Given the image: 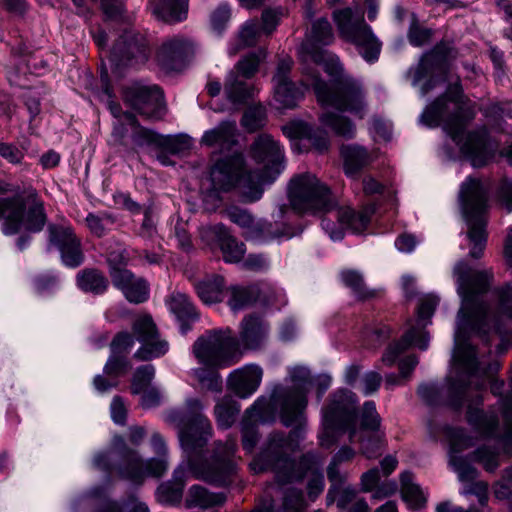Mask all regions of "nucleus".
Segmentation results:
<instances>
[{"mask_svg": "<svg viewBox=\"0 0 512 512\" xmlns=\"http://www.w3.org/2000/svg\"><path fill=\"white\" fill-rule=\"evenodd\" d=\"M457 292L462 298V306L458 312V325L455 334V359L467 373L468 382L455 381L450 385L453 405L456 408L467 401L466 418L468 423L482 437H496L498 418L494 413H485L478 408L483 402L478 393L484 389L486 382L491 384V392L498 395L504 386L503 381L494 379L493 373L498 364H490L487 371L480 373L475 348L462 341L466 328L480 332L485 330L490 317V307L483 300L493 279L490 270H473L465 261H459L454 267Z\"/></svg>", "mask_w": 512, "mask_h": 512, "instance_id": "nucleus-1", "label": "nucleus"}, {"mask_svg": "<svg viewBox=\"0 0 512 512\" xmlns=\"http://www.w3.org/2000/svg\"><path fill=\"white\" fill-rule=\"evenodd\" d=\"M475 114L474 106L465 98L460 80L457 79L448 86L444 95L425 108L421 121L429 127L442 125L459 146L461 154L473 167L479 168L494 158L499 143L491 138L485 126L464 134L465 127Z\"/></svg>", "mask_w": 512, "mask_h": 512, "instance_id": "nucleus-2", "label": "nucleus"}, {"mask_svg": "<svg viewBox=\"0 0 512 512\" xmlns=\"http://www.w3.org/2000/svg\"><path fill=\"white\" fill-rule=\"evenodd\" d=\"M186 408V414L172 413L170 417L178 422L179 441L187 454L188 466L194 478L219 487L228 486L235 473L233 457L237 450L236 439L228 438L225 443L216 442L212 460L195 464L192 458L202 453L213 430L209 419L201 413L203 406L199 399H187Z\"/></svg>", "mask_w": 512, "mask_h": 512, "instance_id": "nucleus-3", "label": "nucleus"}, {"mask_svg": "<svg viewBox=\"0 0 512 512\" xmlns=\"http://www.w3.org/2000/svg\"><path fill=\"white\" fill-rule=\"evenodd\" d=\"M293 433H271L263 444L260 453L250 463L254 473L271 470L275 473L279 484L301 481L309 477L307 490L311 501H314L324 489V476L321 471L322 460L315 453L304 454L296 467L289 454L293 450Z\"/></svg>", "mask_w": 512, "mask_h": 512, "instance_id": "nucleus-4", "label": "nucleus"}, {"mask_svg": "<svg viewBox=\"0 0 512 512\" xmlns=\"http://www.w3.org/2000/svg\"><path fill=\"white\" fill-rule=\"evenodd\" d=\"M290 377L292 386L276 385L269 397L262 395L247 408L248 414L257 415L264 421H275L278 414L286 427L301 425L308 403L311 374L305 367H295L290 371Z\"/></svg>", "mask_w": 512, "mask_h": 512, "instance_id": "nucleus-5", "label": "nucleus"}, {"mask_svg": "<svg viewBox=\"0 0 512 512\" xmlns=\"http://www.w3.org/2000/svg\"><path fill=\"white\" fill-rule=\"evenodd\" d=\"M301 84L305 88H313L317 101L323 107L348 112L358 119H363L367 114L366 90L359 80L351 76H342L331 88L320 78L318 71L306 66Z\"/></svg>", "mask_w": 512, "mask_h": 512, "instance_id": "nucleus-6", "label": "nucleus"}, {"mask_svg": "<svg viewBox=\"0 0 512 512\" xmlns=\"http://www.w3.org/2000/svg\"><path fill=\"white\" fill-rule=\"evenodd\" d=\"M19 187L0 180V194L15 193L13 197L0 198V219L5 235H15L24 227L29 232H39L46 223L43 203L37 195L20 194Z\"/></svg>", "mask_w": 512, "mask_h": 512, "instance_id": "nucleus-7", "label": "nucleus"}, {"mask_svg": "<svg viewBox=\"0 0 512 512\" xmlns=\"http://www.w3.org/2000/svg\"><path fill=\"white\" fill-rule=\"evenodd\" d=\"M459 203L467 224L469 256L479 259L487 243V188L476 178L468 177L460 186Z\"/></svg>", "mask_w": 512, "mask_h": 512, "instance_id": "nucleus-8", "label": "nucleus"}, {"mask_svg": "<svg viewBox=\"0 0 512 512\" xmlns=\"http://www.w3.org/2000/svg\"><path fill=\"white\" fill-rule=\"evenodd\" d=\"M250 156L263 168L260 172H250L245 182H251L254 179L257 185L248 186L244 195L249 202L258 201L263 194L261 185L273 182L284 168V151L280 144L274 140L271 135L260 134L250 146Z\"/></svg>", "mask_w": 512, "mask_h": 512, "instance_id": "nucleus-9", "label": "nucleus"}, {"mask_svg": "<svg viewBox=\"0 0 512 512\" xmlns=\"http://www.w3.org/2000/svg\"><path fill=\"white\" fill-rule=\"evenodd\" d=\"M192 353L200 364L212 368L230 367L241 358L239 340L229 328L206 331L194 342Z\"/></svg>", "mask_w": 512, "mask_h": 512, "instance_id": "nucleus-10", "label": "nucleus"}, {"mask_svg": "<svg viewBox=\"0 0 512 512\" xmlns=\"http://www.w3.org/2000/svg\"><path fill=\"white\" fill-rule=\"evenodd\" d=\"M289 200L292 208L300 214L328 213L337 207L330 188L311 173L291 179Z\"/></svg>", "mask_w": 512, "mask_h": 512, "instance_id": "nucleus-11", "label": "nucleus"}, {"mask_svg": "<svg viewBox=\"0 0 512 512\" xmlns=\"http://www.w3.org/2000/svg\"><path fill=\"white\" fill-rule=\"evenodd\" d=\"M357 397L348 390H338L331 395L328 404L323 408L324 431L320 436L322 446L329 447L333 442L334 433L338 430L349 432V441L355 442L358 435L357 418Z\"/></svg>", "mask_w": 512, "mask_h": 512, "instance_id": "nucleus-12", "label": "nucleus"}, {"mask_svg": "<svg viewBox=\"0 0 512 512\" xmlns=\"http://www.w3.org/2000/svg\"><path fill=\"white\" fill-rule=\"evenodd\" d=\"M333 18L341 38L353 44L366 62L374 63L379 59L382 43L361 13L344 8L334 11Z\"/></svg>", "mask_w": 512, "mask_h": 512, "instance_id": "nucleus-13", "label": "nucleus"}, {"mask_svg": "<svg viewBox=\"0 0 512 512\" xmlns=\"http://www.w3.org/2000/svg\"><path fill=\"white\" fill-rule=\"evenodd\" d=\"M112 447L121 458L118 468L122 478L141 484L145 477L159 478L168 469L165 456L143 460L136 450L129 448L122 436L116 435L112 440Z\"/></svg>", "mask_w": 512, "mask_h": 512, "instance_id": "nucleus-14", "label": "nucleus"}, {"mask_svg": "<svg viewBox=\"0 0 512 512\" xmlns=\"http://www.w3.org/2000/svg\"><path fill=\"white\" fill-rule=\"evenodd\" d=\"M334 33L330 22L325 18L316 20L311 27L306 41L302 44V59L315 64H324L325 71L331 76H342L343 65L339 58L323 50L321 46L330 45Z\"/></svg>", "mask_w": 512, "mask_h": 512, "instance_id": "nucleus-15", "label": "nucleus"}, {"mask_svg": "<svg viewBox=\"0 0 512 512\" xmlns=\"http://www.w3.org/2000/svg\"><path fill=\"white\" fill-rule=\"evenodd\" d=\"M151 48L145 35L127 31L116 41L110 53V61L116 67H138L145 64Z\"/></svg>", "mask_w": 512, "mask_h": 512, "instance_id": "nucleus-16", "label": "nucleus"}, {"mask_svg": "<svg viewBox=\"0 0 512 512\" xmlns=\"http://www.w3.org/2000/svg\"><path fill=\"white\" fill-rule=\"evenodd\" d=\"M48 244L55 247L65 266L76 268L84 262L81 239L69 223L49 224Z\"/></svg>", "mask_w": 512, "mask_h": 512, "instance_id": "nucleus-17", "label": "nucleus"}, {"mask_svg": "<svg viewBox=\"0 0 512 512\" xmlns=\"http://www.w3.org/2000/svg\"><path fill=\"white\" fill-rule=\"evenodd\" d=\"M133 335L142 344L134 358L148 361L165 355L169 349L167 341L159 338L157 327L148 314L138 315L132 324Z\"/></svg>", "mask_w": 512, "mask_h": 512, "instance_id": "nucleus-18", "label": "nucleus"}, {"mask_svg": "<svg viewBox=\"0 0 512 512\" xmlns=\"http://www.w3.org/2000/svg\"><path fill=\"white\" fill-rule=\"evenodd\" d=\"M293 60L290 57L278 61L273 82V98L279 109H292L304 96V90L297 87L290 78Z\"/></svg>", "mask_w": 512, "mask_h": 512, "instance_id": "nucleus-19", "label": "nucleus"}, {"mask_svg": "<svg viewBox=\"0 0 512 512\" xmlns=\"http://www.w3.org/2000/svg\"><path fill=\"white\" fill-rule=\"evenodd\" d=\"M374 211L375 207L373 205H367L358 212L350 207H340L336 211L338 225L326 217L321 220V225L332 240H340L344 236V229L351 230L354 233L364 231L370 223Z\"/></svg>", "mask_w": 512, "mask_h": 512, "instance_id": "nucleus-20", "label": "nucleus"}, {"mask_svg": "<svg viewBox=\"0 0 512 512\" xmlns=\"http://www.w3.org/2000/svg\"><path fill=\"white\" fill-rule=\"evenodd\" d=\"M125 101L139 114L150 119H161L165 114L164 95L156 85H133L127 88Z\"/></svg>", "mask_w": 512, "mask_h": 512, "instance_id": "nucleus-21", "label": "nucleus"}, {"mask_svg": "<svg viewBox=\"0 0 512 512\" xmlns=\"http://www.w3.org/2000/svg\"><path fill=\"white\" fill-rule=\"evenodd\" d=\"M193 53L192 42L182 36H173L161 44L157 53L158 66L165 72H178L185 67L187 58Z\"/></svg>", "mask_w": 512, "mask_h": 512, "instance_id": "nucleus-22", "label": "nucleus"}, {"mask_svg": "<svg viewBox=\"0 0 512 512\" xmlns=\"http://www.w3.org/2000/svg\"><path fill=\"white\" fill-rule=\"evenodd\" d=\"M446 435L450 443L449 463L458 474L461 482H472L477 478L478 471L463 457L460 452L474 445L473 438L468 436L461 428H448Z\"/></svg>", "mask_w": 512, "mask_h": 512, "instance_id": "nucleus-23", "label": "nucleus"}, {"mask_svg": "<svg viewBox=\"0 0 512 512\" xmlns=\"http://www.w3.org/2000/svg\"><path fill=\"white\" fill-rule=\"evenodd\" d=\"M245 159L241 153L218 160L210 170L213 189L220 192L232 190L241 180Z\"/></svg>", "mask_w": 512, "mask_h": 512, "instance_id": "nucleus-24", "label": "nucleus"}, {"mask_svg": "<svg viewBox=\"0 0 512 512\" xmlns=\"http://www.w3.org/2000/svg\"><path fill=\"white\" fill-rule=\"evenodd\" d=\"M200 236L209 245H219L227 263H237L243 259L246 252L245 244L231 236L223 224L202 227Z\"/></svg>", "mask_w": 512, "mask_h": 512, "instance_id": "nucleus-25", "label": "nucleus"}, {"mask_svg": "<svg viewBox=\"0 0 512 512\" xmlns=\"http://www.w3.org/2000/svg\"><path fill=\"white\" fill-rule=\"evenodd\" d=\"M263 369L257 364H247L233 370L227 378L228 388L239 398L247 399L260 387Z\"/></svg>", "mask_w": 512, "mask_h": 512, "instance_id": "nucleus-26", "label": "nucleus"}, {"mask_svg": "<svg viewBox=\"0 0 512 512\" xmlns=\"http://www.w3.org/2000/svg\"><path fill=\"white\" fill-rule=\"evenodd\" d=\"M111 280L113 286L120 290L130 303L140 304L149 297V284L147 281L135 276L130 270L113 268Z\"/></svg>", "mask_w": 512, "mask_h": 512, "instance_id": "nucleus-27", "label": "nucleus"}, {"mask_svg": "<svg viewBox=\"0 0 512 512\" xmlns=\"http://www.w3.org/2000/svg\"><path fill=\"white\" fill-rule=\"evenodd\" d=\"M165 304L179 324L180 332L186 335L192 325L200 319V313L191 297L182 292H173L165 300Z\"/></svg>", "mask_w": 512, "mask_h": 512, "instance_id": "nucleus-28", "label": "nucleus"}, {"mask_svg": "<svg viewBox=\"0 0 512 512\" xmlns=\"http://www.w3.org/2000/svg\"><path fill=\"white\" fill-rule=\"evenodd\" d=\"M412 345H416L421 350H426L429 346L428 334L415 327L410 328L399 341L391 344L386 349L382 356V362L387 366H392L399 355Z\"/></svg>", "mask_w": 512, "mask_h": 512, "instance_id": "nucleus-29", "label": "nucleus"}, {"mask_svg": "<svg viewBox=\"0 0 512 512\" xmlns=\"http://www.w3.org/2000/svg\"><path fill=\"white\" fill-rule=\"evenodd\" d=\"M198 298L206 305L220 303L224 299L226 282L219 274H207L192 283Z\"/></svg>", "mask_w": 512, "mask_h": 512, "instance_id": "nucleus-30", "label": "nucleus"}, {"mask_svg": "<svg viewBox=\"0 0 512 512\" xmlns=\"http://www.w3.org/2000/svg\"><path fill=\"white\" fill-rule=\"evenodd\" d=\"M201 145L230 149L237 143V125L235 121H222L216 127L207 130L201 137Z\"/></svg>", "mask_w": 512, "mask_h": 512, "instance_id": "nucleus-31", "label": "nucleus"}, {"mask_svg": "<svg viewBox=\"0 0 512 512\" xmlns=\"http://www.w3.org/2000/svg\"><path fill=\"white\" fill-rule=\"evenodd\" d=\"M295 235L294 229L287 223L270 222L258 219L253 230L248 232V240L269 242L281 238L290 239Z\"/></svg>", "mask_w": 512, "mask_h": 512, "instance_id": "nucleus-32", "label": "nucleus"}, {"mask_svg": "<svg viewBox=\"0 0 512 512\" xmlns=\"http://www.w3.org/2000/svg\"><path fill=\"white\" fill-rule=\"evenodd\" d=\"M268 327L257 316L250 315L241 322L240 341L245 349L255 350L260 348L267 336Z\"/></svg>", "mask_w": 512, "mask_h": 512, "instance_id": "nucleus-33", "label": "nucleus"}, {"mask_svg": "<svg viewBox=\"0 0 512 512\" xmlns=\"http://www.w3.org/2000/svg\"><path fill=\"white\" fill-rule=\"evenodd\" d=\"M152 13L166 23L185 20L188 13V0H150Z\"/></svg>", "mask_w": 512, "mask_h": 512, "instance_id": "nucleus-34", "label": "nucleus"}, {"mask_svg": "<svg viewBox=\"0 0 512 512\" xmlns=\"http://www.w3.org/2000/svg\"><path fill=\"white\" fill-rule=\"evenodd\" d=\"M227 495L223 492H211L201 485H192L187 492L185 505L187 508L209 509L223 505Z\"/></svg>", "mask_w": 512, "mask_h": 512, "instance_id": "nucleus-35", "label": "nucleus"}, {"mask_svg": "<svg viewBox=\"0 0 512 512\" xmlns=\"http://www.w3.org/2000/svg\"><path fill=\"white\" fill-rule=\"evenodd\" d=\"M446 50L441 44L436 45L431 51L425 53L415 71L414 81H420L427 75L446 72Z\"/></svg>", "mask_w": 512, "mask_h": 512, "instance_id": "nucleus-36", "label": "nucleus"}, {"mask_svg": "<svg viewBox=\"0 0 512 512\" xmlns=\"http://www.w3.org/2000/svg\"><path fill=\"white\" fill-rule=\"evenodd\" d=\"M187 470L183 465L175 469L172 479L161 484L157 489L158 499L167 504H177L183 496V489L187 481Z\"/></svg>", "mask_w": 512, "mask_h": 512, "instance_id": "nucleus-37", "label": "nucleus"}, {"mask_svg": "<svg viewBox=\"0 0 512 512\" xmlns=\"http://www.w3.org/2000/svg\"><path fill=\"white\" fill-rule=\"evenodd\" d=\"M401 496L408 508L412 511L420 510L425 507L427 497L421 490L420 486L413 482L411 472H403L400 477Z\"/></svg>", "mask_w": 512, "mask_h": 512, "instance_id": "nucleus-38", "label": "nucleus"}, {"mask_svg": "<svg viewBox=\"0 0 512 512\" xmlns=\"http://www.w3.org/2000/svg\"><path fill=\"white\" fill-rule=\"evenodd\" d=\"M235 71H231L224 83L226 98L233 104L245 103L253 95V87L241 80Z\"/></svg>", "mask_w": 512, "mask_h": 512, "instance_id": "nucleus-39", "label": "nucleus"}, {"mask_svg": "<svg viewBox=\"0 0 512 512\" xmlns=\"http://www.w3.org/2000/svg\"><path fill=\"white\" fill-rule=\"evenodd\" d=\"M345 173L352 176L370 162L368 151L361 146L346 145L341 148Z\"/></svg>", "mask_w": 512, "mask_h": 512, "instance_id": "nucleus-40", "label": "nucleus"}, {"mask_svg": "<svg viewBox=\"0 0 512 512\" xmlns=\"http://www.w3.org/2000/svg\"><path fill=\"white\" fill-rule=\"evenodd\" d=\"M77 284L81 290L99 295L107 290L109 282L103 272L90 268L78 273Z\"/></svg>", "mask_w": 512, "mask_h": 512, "instance_id": "nucleus-41", "label": "nucleus"}, {"mask_svg": "<svg viewBox=\"0 0 512 512\" xmlns=\"http://www.w3.org/2000/svg\"><path fill=\"white\" fill-rule=\"evenodd\" d=\"M320 121L338 136L352 139L356 134L355 124L347 116L334 112H325L321 115Z\"/></svg>", "mask_w": 512, "mask_h": 512, "instance_id": "nucleus-42", "label": "nucleus"}, {"mask_svg": "<svg viewBox=\"0 0 512 512\" xmlns=\"http://www.w3.org/2000/svg\"><path fill=\"white\" fill-rule=\"evenodd\" d=\"M228 305L233 311L244 309L254 304L259 297V290L255 286H231Z\"/></svg>", "mask_w": 512, "mask_h": 512, "instance_id": "nucleus-43", "label": "nucleus"}, {"mask_svg": "<svg viewBox=\"0 0 512 512\" xmlns=\"http://www.w3.org/2000/svg\"><path fill=\"white\" fill-rule=\"evenodd\" d=\"M340 277L344 285L350 288L358 299L367 300L375 297V291L366 287L363 275L359 271L346 269L341 271Z\"/></svg>", "mask_w": 512, "mask_h": 512, "instance_id": "nucleus-44", "label": "nucleus"}, {"mask_svg": "<svg viewBox=\"0 0 512 512\" xmlns=\"http://www.w3.org/2000/svg\"><path fill=\"white\" fill-rule=\"evenodd\" d=\"M240 411V405L231 397H224L215 406L217 424L222 429L230 428Z\"/></svg>", "mask_w": 512, "mask_h": 512, "instance_id": "nucleus-45", "label": "nucleus"}, {"mask_svg": "<svg viewBox=\"0 0 512 512\" xmlns=\"http://www.w3.org/2000/svg\"><path fill=\"white\" fill-rule=\"evenodd\" d=\"M269 423L270 421H264L260 417L254 414H248L245 411V417L242 421V446L247 452H252L256 446L259 438L256 422Z\"/></svg>", "mask_w": 512, "mask_h": 512, "instance_id": "nucleus-46", "label": "nucleus"}, {"mask_svg": "<svg viewBox=\"0 0 512 512\" xmlns=\"http://www.w3.org/2000/svg\"><path fill=\"white\" fill-rule=\"evenodd\" d=\"M381 425V417L376 410L374 401H366L360 413V427H357L358 435L368 432H378Z\"/></svg>", "mask_w": 512, "mask_h": 512, "instance_id": "nucleus-47", "label": "nucleus"}, {"mask_svg": "<svg viewBox=\"0 0 512 512\" xmlns=\"http://www.w3.org/2000/svg\"><path fill=\"white\" fill-rule=\"evenodd\" d=\"M352 443H359L361 453L367 458L378 457L384 448V440L378 432L361 433V435H357L355 442Z\"/></svg>", "mask_w": 512, "mask_h": 512, "instance_id": "nucleus-48", "label": "nucleus"}, {"mask_svg": "<svg viewBox=\"0 0 512 512\" xmlns=\"http://www.w3.org/2000/svg\"><path fill=\"white\" fill-rule=\"evenodd\" d=\"M212 367H200L193 371L195 378L198 380L202 388L212 392H221L223 381L220 374Z\"/></svg>", "mask_w": 512, "mask_h": 512, "instance_id": "nucleus-49", "label": "nucleus"}, {"mask_svg": "<svg viewBox=\"0 0 512 512\" xmlns=\"http://www.w3.org/2000/svg\"><path fill=\"white\" fill-rule=\"evenodd\" d=\"M503 419H504V434L501 436L500 441L503 444L504 452L511 454L512 452V393L506 398L502 399Z\"/></svg>", "mask_w": 512, "mask_h": 512, "instance_id": "nucleus-50", "label": "nucleus"}, {"mask_svg": "<svg viewBox=\"0 0 512 512\" xmlns=\"http://www.w3.org/2000/svg\"><path fill=\"white\" fill-rule=\"evenodd\" d=\"M265 58L264 52H252L243 57L241 60L238 61V63L235 66V72L246 78L249 79L254 76V74L258 71L259 65L262 61V59Z\"/></svg>", "mask_w": 512, "mask_h": 512, "instance_id": "nucleus-51", "label": "nucleus"}, {"mask_svg": "<svg viewBox=\"0 0 512 512\" xmlns=\"http://www.w3.org/2000/svg\"><path fill=\"white\" fill-rule=\"evenodd\" d=\"M155 375V368L151 364L140 366L132 380L131 392L133 394H141L144 390L150 388V384Z\"/></svg>", "mask_w": 512, "mask_h": 512, "instance_id": "nucleus-52", "label": "nucleus"}, {"mask_svg": "<svg viewBox=\"0 0 512 512\" xmlns=\"http://www.w3.org/2000/svg\"><path fill=\"white\" fill-rule=\"evenodd\" d=\"M85 223L94 236L102 237L107 232V225L114 223V218L108 213H89Z\"/></svg>", "mask_w": 512, "mask_h": 512, "instance_id": "nucleus-53", "label": "nucleus"}, {"mask_svg": "<svg viewBox=\"0 0 512 512\" xmlns=\"http://www.w3.org/2000/svg\"><path fill=\"white\" fill-rule=\"evenodd\" d=\"M227 217L229 220L240 228L243 229V237L248 240V232L253 230L256 219L249 213L247 210L240 209L238 207H233L227 210Z\"/></svg>", "mask_w": 512, "mask_h": 512, "instance_id": "nucleus-54", "label": "nucleus"}, {"mask_svg": "<svg viewBox=\"0 0 512 512\" xmlns=\"http://www.w3.org/2000/svg\"><path fill=\"white\" fill-rule=\"evenodd\" d=\"M473 458L480 463L487 472H494L500 465L499 454L495 449L481 446L473 452Z\"/></svg>", "mask_w": 512, "mask_h": 512, "instance_id": "nucleus-55", "label": "nucleus"}, {"mask_svg": "<svg viewBox=\"0 0 512 512\" xmlns=\"http://www.w3.org/2000/svg\"><path fill=\"white\" fill-rule=\"evenodd\" d=\"M339 465L340 464L331 461L327 468V477L331 483L326 495V502L328 506L335 503L336 493L339 492V486H342L346 479V477L340 473Z\"/></svg>", "mask_w": 512, "mask_h": 512, "instance_id": "nucleus-56", "label": "nucleus"}, {"mask_svg": "<svg viewBox=\"0 0 512 512\" xmlns=\"http://www.w3.org/2000/svg\"><path fill=\"white\" fill-rule=\"evenodd\" d=\"M433 35V31L430 28L422 27L416 18H413L409 30L408 40L409 43L415 47H421L428 43Z\"/></svg>", "mask_w": 512, "mask_h": 512, "instance_id": "nucleus-57", "label": "nucleus"}, {"mask_svg": "<svg viewBox=\"0 0 512 512\" xmlns=\"http://www.w3.org/2000/svg\"><path fill=\"white\" fill-rule=\"evenodd\" d=\"M265 122V112L262 107H251L247 109L242 117L241 124L249 132L260 129Z\"/></svg>", "mask_w": 512, "mask_h": 512, "instance_id": "nucleus-58", "label": "nucleus"}, {"mask_svg": "<svg viewBox=\"0 0 512 512\" xmlns=\"http://www.w3.org/2000/svg\"><path fill=\"white\" fill-rule=\"evenodd\" d=\"M260 24L257 20H249L244 23L239 31V41L242 46H252L256 44L262 34Z\"/></svg>", "mask_w": 512, "mask_h": 512, "instance_id": "nucleus-59", "label": "nucleus"}, {"mask_svg": "<svg viewBox=\"0 0 512 512\" xmlns=\"http://www.w3.org/2000/svg\"><path fill=\"white\" fill-rule=\"evenodd\" d=\"M498 298L497 314L512 318V287L509 284L496 290Z\"/></svg>", "mask_w": 512, "mask_h": 512, "instance_id": "nucleus-60", "label": "nucleus"}, {"mask_svg": "<svg viewBox=\"0 0 512 512\" xmlns=\"http://www.w3.org/2000/svg\"><path fill=\"white\" fill-rule=\"evenodd\" d=\"M122 116L129 125L135 128L133 139L137 144L151 143L154 141L153 132L146 128L140 127L135 115L130 112H124Z\"/></svg>", "mask_w": 512, "mask_h": 512, "instance_id": "nucleus-61", "label": "nucleus"}, {"mask_svg": "<svg viewBox=\"0 0 512 512\" xmlns=\"http://www.w3.org/2000/svg\"><path fill=\"white\" fill-rule=\"evenodd\" d=\"M305 501L301 490L289 489L286 491L283 501L285 512H304Z\"/></svg>", "mask_w": 512, "mask_h": 512, "instance_id": "nucleus-62", "label": "nucleus"}, {"mask_svg": "<svg viewBox=\"0 0 512 512\" xmlns=\"http://www.w3.org/2000/svg\"><path fill=\"white\" fill-rule=\"evenodd\" d=\"M231 18V9L227 4H220L211 14L210 21L214 31L221 33Z\"/></svg>", "mask_w": 512, "mask_h": 512, "instance_id": "nucleus-63", "label": "nucleus"}, {"mask_svg": "<svg viewBox=\"0 0 512 512\" xmlns=\"http://www.w3.org/2000/svg\"><path fill=\"white\" fill-rule=\"evenodd\" d=\"M128 368V361L125 356L114 354L111 356L105 367L104 373L108 376H112L114 378L123 374Z\"/></svg>", "mask_w": 512, "mask_h": 512, "instance_id": "nucleus-64", "label": "nucleus"}]
</instances>
